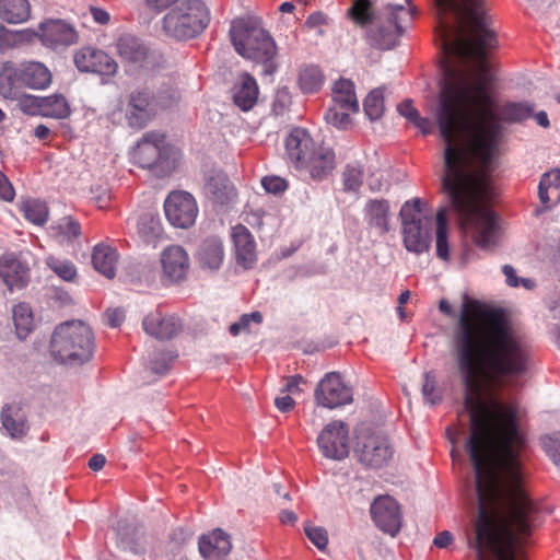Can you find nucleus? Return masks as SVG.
Here are the masks:
<instances>
[{"instance_id":"obj_50","label":"nucleus","mask_w":560,"mask_h":560,"mask_svg":"<svg viewBox=\"0 0 560 560\" xmlns=\"http://www.w3.org/2000/svg\"><path fill=\"white\" fill-rule=\"evenodd\" d=\"M262 322V315L260 312H253L250 314H243L237 322L233 323L229 327V331L232 336H238L241 332H248L250 323L259 325Z\"/></svg>"},{"instance_id":"obj_15","label":"nucleus","mask_w":560,"mask_h":560,"mask_svg":"<svg viewBox=\"0 0 560 560\" xmlns=\"http://www.w3.org/2000/svg\"><path fill=\"white\" fill-rule=\"evenodd\" d=\"M355 455L360 463L368 467L380 468L388 463L393 456V450L385 436L371 434L357 444Z\"/></svg>"},{"instance_id":"obj_10","label":"nucleus","mask_w":560,"mask_h":560,"mask_svg":"<svg viewBox=\"0 0 560 560\" xmlns=\"http://www.w3.org/2000/svg\"><path fill=\"white\" fill-rule=\"evenodd\" d=\"M164 212L173 226L188 229L195 224L199 209L190 192L174 190L167 195L164 201Z\"/></svg>"},{"instance_id":"obj_21","label":"nucleus","mask_w":560,"mask_h":560,"mask_svg":"<svg viewBox=\"0 0 560 560\" xmlns=\"http://www.w3.org/2000/svg\"><path fill=\"white\" fill-rule=\"evenodd\" d=\"M317 145L307 130L294 128L285 139V154L289 162L299 170Z\"/></svg>"},{"instance_id":"obj_44","label":"nucleus","mask_w":560,"mask_h":560,"mask_svg":"<svg viewBox=\"0 0 560 560\" xmlns=\"http://www.w3.org/2000/svg\"><path fill=\"white\" fill-rule=\"evenodd\" d=\"M47 266L62 280L72 281L77 277L74 264L68 259L49 256L46 259Z\"/></svg>"},{"instance_id":"obj_19","label":"nucleus","mask_w":560,"mask_h":560,"mask_svg":"<svg viewBox=\"0 0 560 560\" xmlns=\"http://www.w3.org/2000/svg\"><path fill=\"white\" fill-rule=\"evenodd\" d=\"M0 277L10 292L21 290L30 280L28 265L14 253H5L0 256Z\"/></svg>"},{"instance_id":"obj_38","label":"nucleus","mask_w":560,"mask_h":560,"mask_svg":"<svg viewBox=\"0 0 560 560\" xmlns=\"http://www.w3.org/2000/svg\"><path fill=\"white\" fill-rule=\"evenodd\" d=\"M372 0H352L348 16L360 27L368 28L376 19Z\"/></svg>"},{"instance_id":"obj_9","label":"nucleus","mask_w":560,"mask_h":560,"mask_svg":"<svg viewBox=\"0 0 560 560\" xmlns=\"http://www.w3.org/2000/svg\"><path fill=\"white\" fill-rule=\"evenodd\" d=\"M401 236L405 248L413 254L428 253L431 247V219L421 208V199L407 200L399 211Z\"/></svg>"},{"instance_id":"obj_48","label":"nucleus","mask_w":560,"mask_h":560,"mask_svg":"<svg viewBox=\"0 0 560 560\" xmlns=\"http://www.w3.org/2000/svg\"><path fill=\"white\" fill-rule=\"evenodd\" d=\"M52 229L67 241L74 240L81 234L80 223L71 217L61 218Z\"/></svg>"},{"instance_id":"obj_11","label":"nucleus","mask_w":560,"mask_h":560,"mask_svg":"<svg viewBox=\"0 0 560 560\" xmlns=\"http://www.w3.org/2000/svg\"><path fill=\"white\" fill-rule=\"evenodd\" d=\"M314 398L318 406L335 409L352 402L353 392L339 373L329 372L317 384Z\"/></svg>"},{"instance_id":"obj_14","label":"nucleus","mask_w":560,"mask_h":560,"mask_svg":"<svg viewBox=\"0 0 560 560\" xmlns=\"http://www.w3.org/2000/svg\"><path fill=\"white\" fill-rule=\"evenodd\" d=\"M167 155L165 136L158 131L145 132L137 143L132 159L142 168H153Z\"/></svg>"},{"instance_id":"obj_60","label":"nucleus","mask_w":560,"mask_h":560,"mask_svg":"<svg viewBox=\"0 0 560 560\" xmlns=\"http://www.w3.org/2000/svg\"><path fill=\"white\" fill-rule=\"evenodd\" d=\"M453 541V535L444 530L435 536L433 544L439 548H446Z\"/></svg>"},{"instance_id":"obj_49","label":"nucleus","mask_w":560,"mask_h":560,"mask_svg":"<svg viewBox=\"0 0 560 560\" xmlns=\"http://www.w3.org/2000/svg\"><path fill=\"white\" fill-rule=\"evenodd\" d=\"M541 445L547 456L560 467V432L542 436Z\"/></svg>"},{"instance_id":"obj_62","label":"nucleus","mask_w":560,"mask_h":560,"mask_svg":"<svg viewBox=\"0 0 560 560\" xmlns=\"http://www.w3.org/2000/svg\"><path fill=\"white\" fill-rule=\"evenodd\" d=\"M412 124L420 129L423 135H430L432 132V121L429 118L421 117L420 115Z\"/></svg>"},{"instance_id":"obj_16","label":"nucleus","mask_w":560,"mask_h":560,"mask_svg":"<svg viewBox=\"0 0 560 560\" xmlns=\"http://www.w3.org/2000/svg\"><path fill=\"white\" fill-rule=\"evenodd\" d=\"M74 65L81 72L112 77L117 72L116 61L105 51L94 47H82L74 54Z\"/></svg>"},{"instance_id":"obj_41","label":"nucleus","mask_w":560,"mask_h":560,"mask_svg":"<svg viewBox=\"0 0 560 560\" xmlns=\"http://www.w3.org/2000/svg\"><path fill=\"white\" fill-rule=\"evenodd\" d=\"M324 83V75L316 66H307L301 69L299 74V84L304 93H314L318 91Z\"/></svg>"},{"instance_id":"obj_4","label":"nucleus","mask_w":560,"mask_h":560,"mask_svg":"<svg viewBox=\"0 0 560 560\" xmlns=\"http://www.w3.org/2000/svg\"><path fill=\"white\" fill-rule=\"evenodd\" d=\"M231 42L238 55L262 65V73L271 75L277 66L273 58L277 46L272 37L264 28L244 20L233 21L230 28Z\"/></svg>"},{"instance_id":"obj_18","label":"nucleus","mask_w":560,"mask_h":560,"mask_svg":"<svg viewBox=\"0 0 560 560\" xmlns=\"http://www.w3.org/2000/svg\"><path fill=\"white\" fill-rule=\"evenodd\" d=\"M161 265L162 279L170 283H179L187 277L189 257L182 246L171 245L162 252Z\"/></svg>"},{"instance_id":"obj_2","label":"nucleus","mask_w":560,"mask_h":560,"mask_svg":"<svg viewBox=\"0 0 560 560\" xmlns=\"http://www.w3.org/2000/svg\"><path fill=\"white\" fill-rule=\"evenodd\" d=\"M478 498L475 538L478 560H516L523 540L539 524L523 470H474Z\"/></svg>"},{"instance_id":"obj_43","label":"nucleus","mask_w":560,"mask_h":560,"mask_svg":"<svg viewBox=\"0 0 560 560\" xmlns=\"http://www.w3.org/2000/svg\"><path fill=\"white\" fill-rule=\"evenodd\" d=\"M365 115L370 120H377L384 114V93L381 88L372 90L363 102Z\"/></svg>"},{"instance_id":"obj_56","label":"nucleus","mask_w":560,"mask_h":560,"mask_svg":"<svg viewBox=\"0 0 560 560\" xmlns=\"http://www.w3.org/2000/svg\"><path fill=\"white\" fill-rule=\"evenodd\" d=\"M105 317L110 327H119L125 319V312L121 308H109L106 311Z\"/></svg>"},{"instance_id":"obj_39","label":"nucleus","mask_w":560,"mask_h":560,"mask_svg":"<svg viewBox=\"0 0 560 560\" xmlns=\"http://www.w3.org/2000/svg\"><path fill=\"white\" fill-rule=\"evenodd\" d=\"M12 312L16 335L20 339H25L34 327L32 310L26 303H19Z\"/></svg>"},{"instance_id":"obj_30","label":"nucleus","mask_w":560,"mask_h":560,"mask_svg":"<svg viewBox=\"0 0 560 560\" xmlns=\"http://www.w3.org/2000/svg\"><path fill=\"white\" fill-rule=\"evenodd\" d=\"M116 46L119 57L129 63L140 65L147 58V47L133 35H121Z\"/></svg>"},{"instance_id":"obj_32","label":"nucleus","mask_w":560,"mask_h":560,"mask_svg":"<svg viewBox=\"0 0 560 560\" xmlns=\"http://www.w3.org/2000/svg\"><path fill=\"white\" fill-rule=\"evenodd\" d=\"M258 97L256 80L248 73L242 75L241 84L235 88L233 100L236 106L246 112L254 107Z\"/></svg>"},{"instance_id":"obj_25","label":"nucleus","mask_w":560,"mask_h":560,"mask_svg":"<svg viewBox=\"0 0 560 560\" xmlns=\"http://www.w3.org/2000/svg\"><path fill=\"white\" fill-rule=\"evenodd\" d=\"M144 331L156 339H171L182 330V323L175 315H162L154 312L144 317L142 322Z\"/></svg>"},{"instance_id":"obj_63","label":"nucleus","mask_w":560,"mask_h":560,"mask_svg":"<svg viewBox=\"0 0 560 560\" xmlns=\"http://www.w3.org/2000/svg\"><path fill=\"white\" fill-rule=\"evenodd\" d=\"M178 0H145L148 7L152 10L161 12L164 9H167Z\"/></svg>"},{"instance_id":"obj_54","label":"nucleus","mask_w":560,"mask_h":560,"mask_svg":"<svg viewBox=\"0 0 560 560\" xmlns=\"http://www.w3.org/2000/svg\"><path fill=\"white\" fill-rule=\"evenodd\" d=\"M15 190L9 178L0 171V199L7 202L13 201Z\"/></svg>"},{"instance_id":"obj_46","label":"nucleus","mask_w":560,"mask_h":560,"mask_svg":"<svg viewBox=\"0 0 560 560\" xmlns=\"http://www.w3.org/2000/svg\"><path fill=\"white\" fill-rule=\"evenodd\" d=\"M14 100L18 101V107L23 114L42 116V96L19 93Z\"/></svg>"},{"instance_id":"obj_33","label":"nucleus","mask_w":560,"mask_h":560,"mask_svg":"<svg viewBox=\"0 0 560 560\" xmlns=\"http://www.w3.org/2000/svg\"><path fill=\"white\" fill-rule=\"evenodd\" d=\"M31 16L28 0H0V19L10 24H21Z\"/></svg>"},{"instance_id":"obj_22","label":"nucleus","mask_w":560,"mask_h":560,"mask_svg":"<svg viewBox=\"0 0 560 560\" xmlns=\"http://www.w3.org/2000/svg\"><path fill=\"white\" fill-rule=\"evenodd\" d=\"M203 191L206 197L218 206H229L236 199L235 187L222 171H214L206 177Z\"/></svg>"},{"instance_id":"obj_36","label":"nucleus","mask_w":560,"mask_h":560,"mask_svg":"<svg viewBox=\"0 0 560 560\" xmlns=\"http://www.w3.org/2000/svg\"><path fill=\"white\" fill-rule=\"evenodd\" d=\"M138 234L143 242L154 244L163 233V228L159 215L145 212L142 213L137 223Z\"/></svg>"},{"instance_id":"obj_8","label":"nucleus","mask_w":560,"mask_h":560,"mask_svg":"<svg viewBox=\"0 0 560 560\" xmlns=\"http://www.w3.org/2000/svg\"><path fill=\"white\" fill-rule=\"evenodd\" d=\"M171 101H165L145 86L137 88L127 93L119 102V109L125 116L128 127L140 130L155 117L159 109L168 108L177 100V94L171 92Z\"/></svg>"},{"instance_id":"obj_64","label":"nucleus","mask_w":560,"mask_h":560,"mask_svg":"<svg viewBox=\"0 0 560 560\" xmlns=\"http://www.w3.org/2000/svg\"><path fill=\"white\" fill-rule=\"evenodd\" d=\"M91 14L98 24H107L109 21V14L104 9L92 7Z\"/></svg>"},{"instance_id":"obj_47","label":"nucleus","mask_w":560,"mask_h":560,"mask_svg":"<svg viewBox=\"0 0 560 560\" xmlns=\"http://www.w3.org/2000/svg\"><path fill=\"white\" fill-rule=\"evenodd\" d=\"M176 357L177 355L171 351L154 352L149 361V369L158 375H164L170 370L171 363Z\"/></svg>"},{"instance_id":"obj_42","label":"nucleus","mask_w":560,"mask_h":560,"mask_svg":"<svg viewBox=\"0 0 560 560\" xmlns=\"http://www.w3.org/2000/svg\"><path fill=\"white\" fill-rule=\"evenodd\" d=\"M364 171L359 164H347L342 171V189L346 192L358 194L363 185Z\"/></svg>"},{"instance_id":"obj_61","label":"nucleus","mask_w":560,"mask_h":560,"mask_svg":"<svg viewBox=\"0 0 560 560\" xmlns=\"http://www.w3.org/2000/svg\"><path fill=\"white\" fill-rule=\"evenodd\" d=\"M327 23V16L322 12L312 13L307 20L306 25L308 27H317Z\"/></svg>"},{"instance_id":"obj_53","label":"nucleus","mask_w":560,"mask_h":560,"mask_svg":"<svg viewBox=\"0 0 560 560\" xmlns=\"http://www.w3.org/2000/svg\"><path fill=\"white\" fill-rule=\"evenodd\" d=\"M261 186L267 192L277 195L287 190L288 182L279 176H265Z\"/></svg>"},{"instance_id":"obj_12","label":"nucleus","mask_w":560,"mask_h":560,"mask_svg":"<svg viewBox=\"0 0 560 560\" xmlns=\"http://www.w3.org/2000/svg\"><path fill=\"white\" fill-rule=\"evenodd\" d=\"M317 444L322 454L341 460L349 455V429L342 421L328 423L319 433Z\"/></svg>"},{"instance_id":"obj_6","label":"nucleus","mask_w":560,"mask_h":560,"mask_svg":"<svg viewBox=\"0 0 560 560\" xmlns=\"http://www.w3.org/2000/svg\"><path fill=\"white\" fill-rule=\"evenodd\" d=\"M51 72L42 62L7 61L0 72V94L7 100L18 97L22 89L45 90L51 83Z\"/></svg>"},{"instance_id":"obj_23","label":"nucleus","mask_w":560,"mask_h":560,"mask_svg":"<svg viewBox=\"0 0 560 560\" xmlns=\"http://www.w3.org/2000/svg\"><path fill=\"white\" fill-rule=\"evenodd\" d=\"M236 262L244 269H252L257 260L256 243L250 231L242 224L232 228Z\"/></svg>"},{"instance_id":"obj_31","label":"nucleus","mask_w":560,"mask_h":560,"mask_svg":"<svg viewBox=\"0 0 560 560\" xmlns=\"http://www.w3.org/2000/svg\"><path fill=\"white\" fill-rule=\"evenodd\" d=\"M334 106L351 113L359 112V102L355 95L354 83L348 79H339L332 89Z\"/></svg>"},{"instance_id":"obj_40","label":"nucleus","mask_w":560,"mask_h":560,"mask_svg":"<svg viewBox=\"0 0 560 560\" xmlns=\"http://www.w3.org/2000/svg\"><path fill=\"white\" fill-rule=\"evenodd\" d=\"M24 218L35 225H44L48 220V207L46 202L38 199L24 200L20 206Z\"/></svg>"},{"instance_id":"obj_45","label":"nucleus","mask_w":560,"mask_h":560,"mask_svg":"<svg viewBox=\"0 0 560 560\" xmlns=\"http://www.w3.org/2000/svg\"><path fill=\"white\" fill-rule=\"evenodd\" d=\"M422 396L425 402L434 406L441 402L442 392L438 388L435 375L432 372L424 373Z\"/></svg>"},{"instance_id":"obj_1","label":"nucleus","mask_w":560,"mask_h":560,"mask_svg":"<svg viewBox=\"0 0 560 560\" xmlns=\"http://www.w3.org/2000/svg\"><path fill=\"white\" fill-rule=\"evenodd\" d=\"M434 5L443 49L459 58L474 56L479 73L471 83L463 71H445L435 109L440 136L446 143L442 185L464 235L479 248L489 249L497 242V222L485 201L494 195L492 173L502 137L500 122H523L535 105L508 102L492 110L487 50L497 47L498 38L485 0H434Z\"/></svg>"},{"instance_id":"obj_29","label":"nucleus","mask_w":560,"mask_h":560,"mask_svg":"<svg viewBox=\"0 0 560 560\" xmlns=\"http://www.w3.org/2000/svg\"><path fill=\"white\" fill-rule=\"evenodd\" d=\"M118 261V253L110 245L100 243L96 244L92 252V264L95 270L108 279H113L116 275V265Z\"/></svg>"},{"instance_id":"obj_7","label":"nucleus","mask_w":560,"mask_h":560,"mask_svg":"<svg viewBox=\"0 0 560 560\" xmlns=\"http://www.w3.org/2000/svg\"><path fill=\"white\" fill-rule=\"evenodd\" d=\"M210 23V12L201 0H187L171 9L163 18L167 36L186 40L201 34Z\"/></svg>"},{"instance_id":"obj_26","label":"nucleus","mask_w":560,"mask_h":560,"mask_svg":"<svg viewBox=\"0 0 560 560\" xmlns=\"http://www.w3.org/2000/svg\"><path fill=\"white\" fill-rule=\"evenodd\" d=\"M198 545L200 555L207 560H219L232 549L230 537L220 528L202 535Z\"/></svg>"},{"instance_id":"obj_51","label":"nucleus","mask_w":560,"mask_h":560,"mask_svg":"<svg viewBox=\"0 0 560 560\" xmlns=\"http://www.w3.org/2000/svg\"><path fill=\"white\" fill-rule=\"evenodd\" d=\"M350 113L340 109L338 106L329 107L325 113L326 121L339 129H346L350 125Z\"/></svg>"},{"instance_id":"obj_37","label":"nucleus","mask_w":560,"mask_h":560,"mask_svg":"<svg viewBox=\"0 0 560 560\" xmlns=\"http://www.w3.org/2000/svg\"><path fill=\"white\" fill-rule=\"evenodd\" d=\"M71 114L70 105L62 94L42 96V116L63 119Z\"/></svg>"},{"instance_id":"obj_5","label":"nucleus","mask_w":560,"mask_h":560,"mask_svg":"<svg viewBox=\"0 0 560 560\" xmlns=\"http://www.w3.org/2000/svg\"><path fill=\"white\" fill-rule=\"evenodd\" d=\"M410 2L411 0H405V4L387 3L377 11L375 21L365 30V39L372 48L389 50L397 45L404 26L415 15L416 7Z\"/></svg>"},{"instance_id":"obj_17","label":"nucleus","mask_w":560,"mask_h":560,"mask_svg":"<svg viewBox=\"0 0 560 560\" xmlns=\"http://www.w3.org/2000/svg\"><path fill=\"white\" fill-rule=\"evenodd\" d=\"M36 35L44 46L52 49L77 44L79 39L75 28L63 20L40 23Z\"/></svg>"},{"instance_id":"obj_59","label":"nucleus","mask_w":560,"mask_h":560,"mask_svg":"<svg viewBox=\"0 0 560 560\" xmlns=\"http://www.w3.org/2000/svg\"><path fill=\"white\" fill-rule=\"evenodd\" d=\"M304 380L300 375L291 376L287 380L283 392H288L291 394H296L300 392V384L303 383Z\"/></svg>"},{"instance_id":"obj_58","label":"nucleus","mask_w":560,"mask_h":560,"mask_svg":"<svg viewBox=\"0 0 560 560\" xmlns=\"http://www.w3.org/2000/svg\"><path fill=\"white\" fill-rule=\"evenodd\" d=\"M294 400L289 395L277 397L275 399L276 407L282 412L290 411L294 407Z\"/></svg>"},{"instance_id":"obj_34","label":"nucleus","mask_w":560,"mask_h":560,"mask_svg":"<svg viewBox=\"0 0 560 560\" xmlns=\"http://www.w3.org/2000/svg\"><path fill=\"white\" fill-rule=\"evenodd\" d=\"M435 249L436 256L442 260L450 259L447 208L441 207L436 211Z\"/></svg>"},{"instance_id":"obj_13","label":"nucleus","mask_w":560,"mask_h":560,"mask_svg":"<svg viewBox=\"0 0 560 560\" xmlns=\"http://www.w3.org/2000/svg\"><path fill=\"white\" fill-rule=\"evenodd\" d=\"M375 526L382 532L396 536L402 525V513L399 503L390 495H378L370 506Z\"/></svg>"},{"instance_id":"obj_28","label":"nucleus","mask_w":560,"mask_h":560,"mask_svg":"<svg viewBox=\"0 0 560 560\" xmlns=\"http://www.w3.org/2000/svg\"><path fill=\"white\" fill-rule=\"evenodd\" d=\"M363 212L370 228L376 229L381 234L389 232L390 207L386 199H370Z\"/></svg>"},{"instance_id":"obj_35","label":"nucleus","mask_w":560,"mask_h":560,"mask_svg":"<svg viewBox=\"0 0 560 560\" xmlns=\"http://www.w3.org/2000/svg\"><path fill=\"white\" fill-rule=\"evenodd\" d=\"M552 195H560V170L552 168L541 175L538 185V198L545 208H550Z\"/></svg>"},{"instance_id":"obj_27","label":"nucleus","mask_w":560,"mask_h":560,"mask_svg":"<svg viewBox=\"0 0 560 560\" xmlns=\"http://www.w3.org/2000/svg\"><path fill=\"white\" fill-rule=\"evenodd\" d=\"M1 423L11 439H23L28 430L26 416L22 408L15 404H5L1 410Z\"/></svg>"},{"instance_id":"obj_24","label":"nucleus","mask_w":560,"mask_h":560,"mask_svg":"<svg viewBox=\"0 0 560 560\" xmlns=\"http://www.w3.org/2000/svg\"><path fill=\"white\" fill-rule=\"evenodd\" d=\"M195 257L201 269L218 271L225 257L222 240L219 236L206 237L199 244Z\"/></svg>"},{"instance_id":"obj_3","label":"nucleus","mask_w":560,"mask_h":560,"mask_svg":"<svg viewBox=\"0 0 560 560\" xmlns=\"http://www.w3.org/2000/svg\"><path fill=\"white\" fill-rule=\"evenodd\" d=\"M93 351V331L83 322H65L54 330L50 353L59 363L83 364L92 358Z\"/></svg>"},{"instance_id":"obj_20","label":"nucleus","mask_w":560,"mask_h":560,"mask_svg":"<svg viewBox=\"0 0 560 560\" xmlns=\"http://www.w3.org/2000/svg\"><path fill=\"white\" fill-rule=\"evenodd\" d=\"M336 168V154L334 150L326 145H317L311 156L299 168L304 171L315 182L327 179Z\"/></svg>"},{"instance_id":"obj_55","label":"nucleus","mask_w":560,"mask_h":560,"mask_svg":"<svg viewBox=\"0 0 560 560\" xmlns=\"http://www.w3.org/2000/svg\"><path fill=\"white\" fill-rule=\"evenodd\" d=\"M397 110L401 116L406 117L410 122H412V120H416L419 116V112L413 107L412 102L410 100H406V101L401 102L397 106Z\"/></svg>"},{"instance_id":"obj_57","label":"nucleus","mask_w":560,"mask_h":560,"mask_svg":"<svg viewBox=\"0 0 560 560\" xmlns=\"http://www.w3.org/2000/svg\"><path fill=\"white\" fill-rule=\"evenodd\" d=\"M502 272L505 276V281L510 287L516 288L520 285V278L516 276L515 269L510 265L502 267Z\"/></svg>"},{"instance_id":"obj_52","label":"nucleus","mask_w":560,"mask_h":560,"mask_svg":"<svg viewBox=\"0 0 560 560\" xmlns=\"http://www.w3.org/2000/svg\"><path fill=\"white\" fill-rule=\"evenodd\" d=\"M305 534L308 539L319 549L325 550L328 544L327 532L323 527L307 525L305 526Z\"/></svg>"}]
</instances>
